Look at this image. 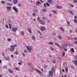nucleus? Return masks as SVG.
Segmentation results:
<instances>
[{
    "label": "nucleus",
    "instance_id": "nucleus-9",
    "mask_svg": "<svg viewBox=\"0 0 77 77\" xmlns=\"http://www.w3.org/2000/svg\"><path fill=\"white\" fill-rule=\"evenodd\" d=\"M68 12H69V13L72 15H74V13L73 12V11H72L69 10H68Z\"/></svg>",
    "mask_w": 77,
    "mask_h": 77
},
{
    "label": "nucleus",
    "instance_id": "nucleus-38",
    "mask_svg": "<svg viewBox=\"0 0 77 77\" xmlns=\"http://www.w3.org/2000/svg\"><path fill=\"white\" fill-rule=\"evenodd\" d=\"M21 63H23V62L21 61L20 62H19L18 63V65H21Z\"/></svg>",
    "mask_w": 77,
    "mask_h": 77
},
{
    "label": "nucleus",
    "instance_id": "nucleus-46",
    "mask_svg": "<svg viewBox=\"0 0 77 77\" xmlns=\"http://www.w3.org/2000/svg\"><path fill=\"white\" fill-rule=\"evenodd\" d=\"M15 54H17V55L18 54V52L17 51H15Z\"/></svg>",
    "mask_w": 77,
    "mask_h": 77
},
{
    "label": "nucleus",
    "instance_id": "nucleus-8",
    "mask_svg": "<svg viewBox=\"0 0 77 77\" xmlns=\"http://www.w3.org/2000/svg\"><path fill=\"white\" fill-rule=\"evenodd\" d=\"M59 29L60 30L63 32V33H64L65 32V29L63 28L62 27H60L59 28Z\"/></svg>",
    "mask_w": 77,
    "mask_h": 77
},
{
    "label": "nucleus",
    "instance_id": "nucleus-31",
    "mask_svg": "<svg viewBox=\"0 0 77 77\" xmlns=\"http://www.w3.org/2000/svg\"><path fill=\"white\" fill-rule=\"evenodd\" d=\"M57 9H61V6H58V5H57Z\"/></svg>",
    "mask_w": 77,
    "mask_h": 77
},
{
    "label": "nucleus",
    "instance_id": "nucleus-51",
    "mask_svg": "<svg viewBox=\"0 0 77 77\" xmlns=\"http://www.w3.org/2000/svg\"><path fill=\"white\" fill-rule=\"evenodd\" d=\"M21 54H22V55H23V56H25V54H24V53H22Z\"/></svg>",
    "mask_w": 77,
    "mask_h": 77
},
{
    "label": "nucleus",
    "instance_id": "nucleus-33",
    "mask_svg": "<svg viewBox=\"0 0 77 77\" xmlns=\"http://www.w3.org/2000/svg\"><path fill=\"white\" fill-rule=\"evenodd\" d=\"M42 10L43 12H47V10H46V9H42Z\"/></svg>",
    "mask_w": 77,
    "mask_h": 77
},
{
    "label": "nucleus",
    "instance_id": "nucleus-26",
    "mask_svg": "<svg viewBox=\"0 0 77 77\" xmlns=\"http://www.w3.org/2000/svg\"><path fill=\"white\" fill-rule=\"evenodd\" d=\"M12 41V39L10 38H7V41L8 42H10V41Z\"/></svg>",
    "mask_w": 77,
    "mask_h": 77
},
{
    "label": "nucleus",
    "instance_id": "nucleus-53",
    "mask_svg": "<svg viewBox=\"0 0 77 77\" xmlns=\"http://www.w3.org/2000/svg\"><path fill=\"white\" fill-rule=\"evenodd\" d=\"M73 2H74V3H77V0H73Z\"/></svg>",
    "mask_w": 77,
    "mask_h": 77
},
{
    "label": "nucleus",
    "instance_id": "nucleus-37",
    "mask_svg": "<svg viewBox=\"0 0 77 77\" xmlns=\"http://www.w3.org/2000/svg\"><path fill=\"white\" fill-rule=\"evenodd\" d=\"M1 3L2 4H5V2L3 1H1Z\"/></svg>",
    "mask_w": 77,
    "mask_h": 77
},
{
    "label": "nucleus",
    "instance_id": "nucleus-54",
    "mask_svg": "<svg viewBox=\"0 0 77 77\" xmlns=\"http://www.w3.org/2000/svg\"><path fill=\"white\" fill-rule=\"evenodd\" d=\"M52 71H53V72H54V68H52Z\"/></svg>",
    "mask_w": 77,
    "mask_h": 77
},
{
    "label": "nucleus",
    "instance_id": "nucleus-23",
    "mask_svg": "<svg viewBox=\"0 0 77 77\" xmlns=\"http://www.w3.org/2000/svg\"><path fill=\"white\" fill-rule=\"evenodd\" d=\"M18 2V0H14L13 3L14 4H17Z\"/></svg>",
    "mask_w": 77,
    "mask_h": 77
},
{
    "label": "nucleus",
    "instance_id": "nucleus-40",
    "mask_svg": "<svg viewBox=\"0 0 77 77\" xmlns=\"http://www.w3.org/2000/svg\"><path fill=\"white\" fill-rule=\"evenodd\" d=\"M8 71H9V72H10V73H12V71L10 69H9Z\"/></svg>",
    "mask_w": 77,
    "mask_h": 77
},
{
    "label": "nucleus",
    "instance_id": "nucleus-55",
    "mask_svg": "<svg viewBox=\"0 0 77 77\" xmlns=\"http://www.w3.org/2000/svg\"><path fill=\"white\" fill-rule=\"evenodd\" d=\"M44 7L45 8V7H46V6H47V5H46V4L45 3H44Z\"/></svg>",
    "mask_w": 77,
    "mask_h": 77
},
{
    "label": "nucleus",
    "instance_id": "nucleus-4",
    "mask_svg": "<svg viewBox=\"0 0 77 77\" xmlns=\"http://www.w3.org/2000/svg\"><path fill=\"white\" fill-rule=\"evenodd\" d=\"M40 29L42 32H44V31H45L46 30L45 27L43 26H41L40 27Z\"/></svg>",
    "mask_w": 77,
    "mask_h": 77
},
{
    "label": "nucleus",
    "instance_id": "nucleus-21",
    "mask_svg": "<svg viewBox=\"0 0 77 77\" xmlns=\"http://www.w3.org/2000/svg\"><path fill=\"white\" fill-rule=\"evenodd\" d=\"M40 23H42L43 25H44V24H45V22H44V21L42 20Z\"/></svg>",
    "mask_w": 77,
    "mask_h": 77
},
{
    "label": "nucleus",
    "instance_id": "nucleus-42",
    "mask_svg": "<svg viewBox=\"0 0 77 77\" xmlns=\"http://www.w3.org/2000/svg\"><path fill=\"white\" fill-rule=\"evenodd\" d=\"M38 33L39 34V35H40V36H42V33H41V32H40L39 31H38Z\"/></svg>",
    "mask_w": 77,
    "mask_h": 77
},
{
    "label": "nucleus",
    "instance_id": "nucleus-29",
    "mask_svg": "<svg viewBox=\"0 0 77 77\" xmlns=\"http://www.w3.org/2000/svg\"><path fill=\"white\" fill-rule=\"evenodd\" d=\"M65 51H63V52L62 56L63 57H64L65 56Z\"/></svg>",
    "mask_w": 77,
    "mask_h": 77
},
{
    "label": "nucleus",
    "instance_id": "nucleus-36",
    "mask_svg": "<svg viewBox=\"0 0 77 77\" xmlns=\"http://www.w3.org/2000/svg\"><path fill=\"white\" fill-rule=\"evenodd\" d=\"M53 35H54V36H56V35L57 34L56 32H53L52 33Z\"/></svg>",
    "mask_w": 77,
    "mask_h": 77
},
{
    "label": "nucleus",
    "instance_id": "nucleus-15",
    "mask_svg": "<svg viewBox=\"0 0 77 77\" xmlns=\"http://www.w3.org/2000/svg\"><path fill=\"white\" fill-rule=\"evenodd\" d=\"M11 48V49L10 50V51H11V52H12L14 51V50H15V48Z\"/></svg>",
    "mask_w": 77,
    "mask_h": 77
},
{
    "label": "nucleus",
    "instance_id": "nucleus-59",
    "mask_svg": "<svg viewBox=\"0 0 77 77\" xmlns=\"http://www.w3.org/2000/svg\"><path fill=\"white\" fill-rule=\"evenodd\" d=\"M70 33H72V29H70Z\"/></svg>",
    "mask_w": 77,
    "mask_h": 77
},
{
    "label": "nucleus",
    "instance_id": "nucleus-17",
    "mask_svg": "<svg viewBox=\"0 0 77 77\" xmlns=\"http://www.w3.org/2000/svg\"><path fill=\"white\" fill-rule=\"evenodd\" d=\"M6 5L7 6H13V4L12 3H8L6 4Z\"/></svg>",
    "mask_w": 77,
    "mask_h": 77
},
{
    "label": "nucleus",
    "instance_id": "nucleus-20",
    "mask_svg": "<svg viewBox=\"0 0 77 77\" xmlns=\"http://www.w3.org/2000/svg\"><path fill=\"white\" fill-rule=\"evenodd\" d=\"M70 51L72 53H74V49L73 48H71L70 49Z\"/></svg>",
    "mask_w": 77,
    "mask_h": 77
},
{
    "label": "nucleus",
    "instance_id": "nucleus-27",
    "mask_svg": "<svg viewBox=\"0 0 77 77\" xmlns=\"http://www.w3.org/2000/svg\"><path fill=\"white\" fill-rule=\"evenodd\" d=\"M38 21H39V23H40L41 22V21L42 20H40V18L39 17H38L37 18Z\"/></svg>",
    "mask_w": 77,
    "mask_h": 77
},
{
    "label": "nucleus",
    "instance_id": "nucleus-19",
    "mask_svg": "<svg viewBox=\"0 0 77 77\" xmlns=\"http://www.w3.org/2000/svg\"><path fill=\"white\" fill-rule=\"evenodd\" d=\"M50 48L51 51H54V48H53L52 47L50 46Z\"/></svg>",
    "mask_w": 77,
    "mask_h": 77
},
{
    "label": "nucleus",
    "instance_id": "nucleus-60",
    "mask_svg": "<svg viewBox=\"0 0 77 77\" xmlns=\"http://www.w3.org/2000/svg\"><path fill=\"white\" fill-rule=\"evenodd\" d=\"M49 16L51 17H52V14H49Z\"/></svg>",
    "mask_w": 77,
    "mask_h": 77
},
{
    "label": "nucleus",
    "instance_id": "nucleus-35",
    "mask_svg": "<svg viewBox=\"0 0 77 77\" xmlns=\"http://www.w3.org/2000/svg\"><path fill=\"white\" fill-rule=\"evenodd\" d=\"M52 11L53 13H54V14H57V12L56 11L53 10Z\"/></svg>",
    "mask_w": 77,
    "mask_h": 77
},
{
    "label": "nucleus",
    "instance_id": "nucleus-48",
    "mask_svg": "<svg viewBox=\"0 0 77 77\" xmlns=\"http://www.w3.org/2000/svg\"><path fill=\"white\" fill-rule=\"evenodd\" d=\"M42 19H43V20H46V18H45V17H42Z\"/></svg>",
    "mask_w": 77,
    "mask_h": 77
},
{
    "label": "nucleus",
    "instance_id": "nucleus-62",
    "mask_svg": "<svg viewBox=\"0 0 77 77\" xmlns=\"http://www.w3.org/2000/svg\"><path fill=\"white\" fill-rule=\"evenodd\" d=\"M29 2H30V3H33V2L31 0L29 1Z\"/></svg>",
    "mask_w": 77,
    "mask_h": 77
},
{
    "label": "nucleus",
    "instance_id": "nucleus-3",
    "mask_svg": "<svg viewBox=\"0 0 77 77\" xmlns=\"http://www.w3.org/2000/svg\"><path fill=\"white\" fill-rule=\"evenodd\" d=\"M12 30L14 32H16L18 30V28L17 27H13L12 28Z\"/></svg>",
    "mask_w": 77,
    "mask_h": 77
},
{
    "label": "nucleus",
    "instance_id": "nucleus-64",
    "mask_svg": "<svg viewBox=\"0 0 77 77\" xmlns=\"http://www.w3.org/2000/svg\"><path fill=\"white\" fill-rule=\"evenodd\" d=\"M47 5L48 6H50V5H49V4H48V3H46Z\"/></svg>",
    "mask_w": 77,
    "mask_h": 77
},
{
    "label": "nucleus",
    "instance_id": "nucleus-25",
    "mask_svg": "<svg viewBox=\"0 0 77 77\" xmlns=\"http://www.w3.org/2000/svg\"><path fill=\"white\" fill-rule=\"evenodd\" d=\"M51 62L53 63H56V60L54 59H53L51 60Z\"/></svg>",
    "mask_w": 77,
    "mask_h": 77
},
{
    "label": "nucleus",
    "instance_id": "nucleus-52",
    "mask_svg": "<svg viewBox=\"0 0 77 77\" xmlns=\"http://www.w3.org/2000/svg\"><path fill=\"white\" fill-rule=\"evenodd\" d=\"M5 27L7 28V29H8L9 28V26H8V25H5Z\"/></svg>",
    "mask_w": 77,
    "mask_h": 77
},
{
    "label": "nucleus",
    "instance_id": "nucleus-6",
    "mask_svg": "<svg viewBox=\"0 0 77 77\" xmlns=\"http://www.w3.org/2000/svg\"><path fill=\"white\" fill-rule=\"evenodd\" d=\"M31 38L34 41H35L36 40V37L34 35H32L31 36Z\"/></svg>",
    "mask_w": 77,
    "mask_h": 77
},
{
    "label": "nucleus",
    "instance_id": "nucleus-7",
    "mask_svg": "<svg viewBox=\"0 0 77 77\" xmlns=\"http://www.w3.org/2000/svg\"><path fill=\"white\" fill-rule=\"evenodd\" d=\"M54 44L55 45H56L57 46V47H59V48H61V46H60V45H59V44L57 43H55Z\"/></svg>",
    "mask_w": 77,
    "mask_h": 77
},
{
    "label": "nucleus",
    "instance_id": "nucleus-5",
    "mask_svg": "<svg viewBox=\"0 0 77 77\" xmlns=\"http://www.w3.org/2000/svg\"><path fill=\"white\" fill-rule=\"evenodd\" d=\"M13 9L14 11H15V12H16V13H18V8H17L16 7L14 6L13 7Z\"/></svg>",
    "mask_w": 77,
    "mask_h": 77
},
{
    "label": "nucleus",
    "instance_id": "nucleus-24",
    "mask_svg": "<svg viewBox=\"0 0 77 77\" xmlns=\"http://www.w3.org/2000/svg\"><path fill=\"white\" fill-rule=\"evenodd\" d=\"M4 59L5 60H9V57H5L4 58Z\"/></svg>",
    "mask_w": 77,
    "mask_h": 77
},
{
    "label": "nucleus",
    "instance_id": "nucleus-58",
    "mask_svg": "<svg viewBox=\"0 0 77 77\" xmlns=\"http://www.w3.org/2000/svg\"><path fill=\"white\" fill-rule=\"evenodd\" d=\"M11 57L12 58H14V55H11Z\"/></svg>",
    "mask_w": 77,
    "mask_h": 77
},
{
    "label": "nucleus",
    "instance_id": "nucleus-18",
    "mask_svg": "<svg viewBox=\"0 0 77 77\" xmlns=\"http://www.w3.org/2000/svg\"><path fill=\"white\" fill-rule=\"evenodd\" d=\"M68 5H69L71 8H74V5L70 3Z\"/></svg>",
    "mask_w": 77,
    "mask_h": 77
},
{
    "label": "nucleus",
    "instance_id": "nucleus-14",
    "mask_svg": "<svg viewBox=\"0 0 77 77\" xmlns=\"http://www.w3.org/2000/svg\"><path fill=\"white\" fill-rule=\"evenodd\" d=\"M75 61H74V60H73V62L76 65V66H77V60H75Z\"/></svg>",
    "mask_w": 77,
    "mask_h": 77
},
{
    "label": "nucleus",
    "instance_id": "nucleus-1",
    "mask_svg": "<svg viewBox=\"0 0 77 77\" xmlns=\"http://www.w3.org/2000/svg\"><path fill=\"white\" fill-rule=\"evenodd\" d=\"M26 48L27 50L29 51V53H32V47L30 46H27Z\"/></svg>",
    "mask_w": 77,
    "mask_h": 77
},
{
    "label": "nucleus",
    "instance_id": "nucleus-57",
    "mask_svg": "<svg viewBox=\"0 0 77 77\" xmlns=\"http://www.w3.org/2000/svg\"><path fill=\"white\" fill-rule=\"evenodd\" d=\"M24 52L25 53H27V51L26 50H24Z\"/></svg>",
    "mask_w": 77,
    "mask_h": 77
},
{
    "label": "nucleus",
    "instance_id": "nucleus-28",
    "mask_svg": "<svg viewBox=\"0 0 77 77\" xmlns=\"http://www.w3.org/2000/svg\"><path fill=\"white\" fill-rule=\"evenodd\" d=\"M20 33L22 36H24V31H22L20 32Z\"/></svg>",
    "mask_w": 77,
    "mask_h": 77
},
{
    "label": "nucleus",
    "instance_id": "nucleus-13",
    "mask_svg": "<svg viewBox=\"0 0 77 77\" xmlns=\"http://www.w3.org/2000/svg\"><path fill=\"white\" fill-rule=\"evenodd\" d=\"M17 47V45H16V44H15L13 45H11V48H15V47Z\"/></svg>",
    "mask_w": 77,
    "mask_h": 77
},
{
    "label": "nucleus",
    "instance_id": "nucleus-16",
    "mask_svg": "<svg viewBox=\"0 0 77 77\" xmlns=\"http://www.w3.org/2000/svg\"><path fill=\"white\" fill-rule=\"evenodd\" d=\"M36 71L38 72L39 74H42V72H41L38 69H36Z\"/></svg>",
    "mask_w": 77,
    "mask_h": 77
},
{
    "label": "nucleus",
    "instance_id": "nucleus-39",
    "mask_svg": "<svg viewBox=\"0 0 77 77\" xmlns=\"http://www.w3.org/2000/svg\"><path fill=\"white\" fill-rule=\"evenodd\" d=\"M49 44H51V45H53V42H49Z\"/></svg>",
    "mask_w": 77,
    "mask_h": 77
},
{
    "label": "nucleus",
    "instance_id": "nucleus-56",
    "mask_svg": "<svg viewBox=\"0 0 77 77\" xmlns=\"http://www.w3.org/2000/svg\"><path fill=\"white\" fill-rule=\"evenodd\" d=\"M75 59H77V55L75 56Z\"/></svg>",
    "mask_w": 77,
    "mask_h": 77
},
{
    "label": "nucleus",
    "instance_id": "nucleus-34",
    "mask_svg": "<svg viewBox=\"0 0 77 77\" xmlns=\"http://www.w3.org/2000/svg\"><path fill=\"white\" fill-rule=\"evenodd\" d=\"M2 68L3 69H5V68H7V66H3Z\"/></svg>",
    "mask_w": 77,
    "mask_h": 77
},
{
    "label": "nucleus",
    "instance_id": "nucleus-45",
    "mask_svg": "<svg viewBox=\"0 0 77 77\" xmlns=\"http://www.w3.org/2000/svg\"><path fill=\"white\" fill-rule=\"evenodd\" d=\"M32 15H33L34 17H35V16H36V13H33L32 14Z\"/></svg>",
    "mask_w": 77,
    "mask_h": 77
},
{
    "label": "nucleus",
    "instance_id": "nucleus-2",
    "mask_svg": "<svg viewBox=\"0 0 77 77\" xmlns=\"http://www.w3.org/2000/svg\"><path fill=\"white\" fill-rule=\"evenodd\" d=\"M68 45L67 44H63L62 45V48H66L68 47Z\"/></svg>",
    "mask_w": 77,
    "mask_h": 77
},
{
    "label": "nucleus",
    "instance_id": "nucleus-30",
    "mask_svg": "<svg viewBox=\"0 0 77 77\" xmlns=\"http://www.w3.org/2000/svg\"><path fill=\"white\" fill-rule=\"evenodd\" d=\"M67 24L69 26H70V22L68 21H67Z\"/></svg>",
    "mask_w": 77,
    "mask_h": 77
},
{
    "label": "nucleus",
    "instance_id": "nucleus-63",
    "mask_svg": "<svg viewBox=\"0 0 77 77\" xmlns=\"http://www.w3.org/2000/svg\"><path fill=\"white\" fill-rule=\"evenodd\" d=\"M74 18L76 19H77V17L76 16H75L74 17Z\"/></svg>",
    "mask_w": 77,
    "mask_h": 77
},
{
    "label": "nucleus",
    "instance_id": "nucleus-43",
    "mask_svg": "<svg viewBox=\"0 0 77 77\" xmlns=\"http://www.w3.org/2000/svg\"><path fill=\"white\" fill-rule=\"evenodd\" d=\"M28 31L29 33H32V31H31V30H30V29H29V28Z\"/></svg>",
    "mask_w": 77,
    "mask_h": 77
},
{
    "label": "nucleus",
    "instance_id": "nucleus-44",
    "mask_svg": "<svg viewBox=\"0 0 77 77\" xmlns=\"http://www.w3.org/2000/svg\"><path fill=\"white\" fill-rule=\"evenodd\" d=\"M15 70H17V71H18L19 70H20V69H19V68L18 67H16Z\"/></svg>",
    "mask_w": 77,
    "mask_h": 77
},
{
    "label": "nucleus",
    "instance_id": "nucleus-10",
    "mask_svg": "<svg viewBox=\"0 0 77 77\" xmlns=\"http://www.w3.org/2000/svg\"><path fill=\"white\" fill-rule=\"evenodd\" d=\"M57 37L59 39H62V36H61L59 34H58L57 35Z\"/></svg>",
    "mask_w": 77,
    "mask_h": 77
},
{
    "label": "nucleus",
    "instance_id": "nucleus-47",
    "mask_svg": "<svg viewBox=\"0 0 77 77\" xmlns=\"http://www.w3.org/2000/svg\"><path fill=\"white\" fill-rule=\"evenodd\" d=\"M71 68L72 69H74V66L72 65L71 66Z\"/></svg>",
    "mask_w": 77,
    "mask_h": 77
},
{
    "label": "nucleus",
    "instance_id": "nucleus-41",
    "mask_svg": "<svg viewBox=\"0 0 77 77\" xmlns=\"http://www.w3.org/2000/svg\"><path fill=\"white\" fill-rule=\"evenodd\" d=\"M65 70H66V73H68V68H65Z\"/></svg>",
    "mask_w": 77,
    "mask_h": 77
},
{
    "label": "nucleus",
    "instance_id": "nucleus-49",
    "mask_svg": "<svg viewBox=\"0 0 77 77\" xmlns=\"http://www.w3.org/2000/svg\"><path fill=\"white\" fill-rule=\"evenodd\" d=\"M9 27L10 29H11V28H12V26H11V24H9Z\"/></svg>",
    "mask_w": 77,
    "mask_h": 77
},
{
    "label": "nucleus",
    "instance_id": "nucleus-22",
    "mask_svg": "<svg viewBox=\"0 0 77 77\" xmlns=\"http://www.w3.org/2000/svg\"><path fill=\"white\" fill-rule=\"evenodd\" d=\"M6 8H7L8 10H10V9H11V7L9 6V7H8V6H6L5 7Z\"/></svg>",
    "mask_w": 77,
    "mask_h": 77
},
{
    "label": "nucleus",
    "instance_id": "nucleus-61",
    "mask_svg": "<svg viewBox=\"0 0 77 77\" xmlns=\"http://www.w3.org/2000/svg\"><path fill=\"white\" fill-rule=\"evenodd\" d=\"M39 1H37V2H36V4L37 5H38V4H39Z\"/></svg>",
    "mask_w": 77,
    "mask_h": 77
},
{
    "label": "nucleus",
    "instance_id": "nucleus-11",
    "mask_svg": "<svg viewBox=\"0 0 77 77\" xmlns=\"http://www.w3.org/2000/svg\"><path fill=\"white\" fill-rule=\"evenodd\" d=\"M49 75H50V76H51V77H52V76L53 75V73L52 71H50L49 72Z\"/></svg>",
    "mask_w": 77,
    "mask_h": 77
},
{
    "label": "nucleus",
    "instance_id": "nucleus-50",
    "mask_svg": "<svg viewBox=\"0 0 77 77\" xmlns=\"http://www.w3.org/2000/svg\"><path fill=\"white\" fill-rule=\"evenodd\" d=\"M74 43H75V44H76V45H77V41H75L74 42Z\"/></svg>",
    "mask_w": 77,
    "mask_h": 77
},
{
    "label": "nucleus",
    "instance_id": "nucleus-32",
    "mask_svg": "<svg viewBox=\"0 0 77 77\" xmlns=\"http://www.w3.org/2000/svg\"><path fill=\"white\" fill-rule=\"evenodd\" d=\"M34 12H38V9H35L34 10Z\"/></svg>",
    "mask_w": 77,
    "mask_h": 77
},
{
    "label": "nucleus",
    "instance_id": "nucleus-12",
    "mask_svg": "<svg viewBox=\"0 0 77 77\" xmlns=\"http://www.w3.org/2000/svg\"><path fill=\"white\" fill-rule=\"evenodd\" d=\"M48 2L50 5H52L53 4V1L51 0H48Z\"/></svg>",
    "mask_w": 77,
    "mask_h": 77
}]
</instances>
